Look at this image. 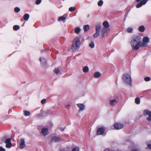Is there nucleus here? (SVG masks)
Listing matches in <instances>:
<instances>
[{"instance_id":"nucleus-47","label":"nucleus","mask_w":151,"mask_h":151,"mask_svg":"<svg viewBox=\"0 0 151 151\" xmlns=\"http://www.w3.org/2000/svg\"><path fill=\"white\" fill-rule=\"evenodd\" d=\"M14 9H20L18 7H15Z\"/></svg>"},{"instance_id":"nucleus-4","label":"nucleus","mask_w":151,"mask_h":151,"mask_svg":"<svg viewBox=\"0 0 151 151\" xmlns=\"http://www.w3.org/2000/svg\"><path fill=\"white\" fill-rule=\"evenodd\" d=\"M101 28V25L100 24H98L96 26V32L93 35V37L96 38L99 35L100 30Z\"/></svg>"},{"instance_id":"nucleus-6","label":"nucleus","mask_w":151,"mask_h":151,"mask_svg":"<svg viewBox=\"0 0 151 151\" xmlns=\"http://www.w3.org/2000/svg\"><path fill=\"white\" fill-rule=\"evenodd\" d=\"M136 1L138 3L136 5V7L138 8L141 7L142 5L145 4L147 2V0H136Z\"/></svg>"},{"instance_id":"nucleus-12","label":"nucleus","mask_w":151,"mask_h":151,"mask_svg":"<svg viewBox=\"0 0 151 151\" xmlns=\"http://www.w3.org/2000/svg\"><path fill=\"white\" fill-rule=\"evenodd\" d=\"M114 127L116 130H119L122 129L124 127L123 124L118 123H116L114 124Z\"/></svg>"},{"instance_id":"nucleus-33","label":"nucleus","mask_w":151,"mask_h":151,"mask_svg":"<svg viewBox=\"0 0 151 151\" xmlns=\"http://www.w3.org/2000/svg\"><path fill=\"white\" fill-rule=\"evenodd\" d=\"M103 4V1L102 0H100L98 2V5L99 6H101Z\"/></svg>"},{"instance_id":"nucleus-9","label":"nucleus","mask_w":151,"mask_h":151,"mask_svg":"<svg viewBox=\"0 0 151 151\" xmlns=\"http://www.w3.org/2000/svg\"><path fill=\"white\" fill-rule=\"evenodd\" d=\"M109 30V29H107L105 28H102L101 31V34L103 38H105V37L107 36L108 32Z\"/></svg>"},{"instance_id":"nucleus-38","label":"nucleus","mask_w":151,"mask_h":151,"mask_svg":"<svg viewBox=\"0 0 151 151\" xmlns=\"http://www.w3.org/2000/svg\"><path fill=\"white\" fill-rule=\"evenodd\" d=\"M42 0H37L35 2L36 4L38 5L40 4Z\"/></svg>"},{"instance_id":"nucleus-16","label":"nucleus","mask_w":151,"mask_h":151,"mask_svg":"<svg viewBox=\"0 0 151 151\" xmlns=\"http://www.w3.org/2000/svg\"><path fill=\"white\" fill-rule=\"evenodd\" d=\"M67 15L65 14L62 16L59 17L58 20L59 21H62L64 22H65V21L66 19Z\"/></svg>"},{"instance_id":"nucleus-19","label":"nucleus","mask_w":151,"mask_h":151,"mask_svg":"<svg viewBox=\"0 0 151 151\" xmlns=\"http://www.w3.org/2000/svg\"><path fill=\"white\" fill-rule=\"evenodd\" d=\"M101 76V74L99 72H96L93 74V77L96 78H99Z\"/></svg>"},{"instance_id":"nucleus-24","label":"nucleus","mask_w":151,"mask_h":151,"mask_svg":"<svg viewBox=\"0 0 151 151\" xmlns=\"http://www.w3.org/2000/svg\"><path fill=\"white\" fill-rule=\"evenodd\" d=\"M29 17V14H25L24 16H23V18L24 20L25 21H27Z\"/></svg>"},{"instance_id":"nucleus-13","label":"nucleus","mask_w":151,"mask_h":151,"mask_svg":"<svg viewBox=\"0 0 151 151\" xmlns=\"http://www.w3.org/2000/svg\"><path fill=\"white\" fill-rule=\"evenodd\" d=\"M61 140V138L59 137L56 136H52L51 138L52 142H58Z\"/></svg>"},{"instance_id":"nucleus-17","label":"nucleus","mask_w":151,"mask_h":151,"mask_svg":"<svg viewBox=\"0 0 151 151\" xmlns=\"http://www.w3.org/2000/svg\"><path fill=\"white\" fill-rule=\"evenodd\" d=\"M81 31V28L79 27H76L74 30H72V31H74V32L76 34H79Z\"/></svg>"},{"instance_id":"nucleus-48","label":"nucleus","mask_w":151,"mask_h":151,"mask_svg":"<svg viewBox=\"0 0 151 151\" xmlns=\"http://www.w3.org/2000/svg\"><path fill=\"white\" fill-rule=\"evenodd\" d=\"M132 151H139L137 149H134L132 150Z\"/></svg>"},{"instance_id":"nucleus-5","label":"nucleus","mask_w":151,"mask_h":151,"mask_svg":"<svg viewBox=\"0 0 151 151\" xmlns=\"http://www.w3.org/2000/svg\"><path fill=\"white\" fill-rule=\"evenodd\" d=\"M143 114L146 116L147 120L151 122V112L147 110H144Z\"/></svg>"},{"instance_id":"nucleus-35","label":"nucleus","mask_w":151,"mask_h":151,"mask_svg":"<svg viewBox=\"0 0 151 151\" xmlns=\"http://www.w3.org/2000/svg\"><path fill=\"white\" fill-rule=\"evenodd\" d=\"M12 147V143H10L9 144H6V147L7 148H10Z\"/></svg>"},{"instance_id":"nucleus-36","label":"nucleus","mask_w":151,"mask_h":151,"mask_svg":"<svg viewBox=\"0 0 151 151\" xmlns=\"http://www.w3.org/2000/svg\"><path fill=\"white\" fill-rule=\"evenodd\" d=\"M19 27L18 25H14L13 27V29L15 30H17L19 29Z\"/></svg>"},{"instance_id":"nucleus-22","label":"nucleus","mask_w":151,"mask_h":151,"mask_svg":"<svg viewBox=\"0 0 151 151\" xmlns=\"http://www.w3.org/2000/svg\"><path fill=\"white\" fill-rule=\"evenodd\" d=\"M90 26L88 25H86L83 27V30L85 32L87 31L89 29Z\"/></svg>"},{"instance_id":"nucleus-46","label":"nucleus","mask_w":151,"mask_h":151,"mask_svg":"<svg viewBox=\"0 0 151 151\" xmlns=\"http://www.w3.org/2000/svg\"><path fill=\"white\" fill-rule=\"evenodd\" d=\"M148 147L150 149H151V144H148L147 145Z\"/></svg>"},{"instance_id":"nucleus-2","label":"nucleus","mask_w":151,"mask_h":151,"mask_svg":"<svg viewBox=\"0 0 151 151\" xmlns=\"http://www.w3.org/2000/svg\"><path fill=\"white\" fill-rule=\"evenodd\" d=\"M80 45V39L78 37H77L73 40L72 47V50L73 51H75L76 49L79 47Z\"/></svg>"},{"instance_id":"nucleus-1","label":"nucleus","mask_w":151,"mask_h":151,"mask_svg":"<svg viewBox=\"0 0 151 151\" xmlns=\"http://www.w3.org/2000/svg\"><path fill=\"white\" fill-rule=\"evenodd\" d=\"M122 78L125 83L129 86H132V79L130 75L127 74H124L122 75Z\"/></svg>"},{"instance_id":"nucleus-29","label":"nucleus","mask_w":151,"mask_h":151,"mask_svg":"<svg viewBox=\"0 0 151 151\" xmlns=\"http://www.w3.org/2000/svg\"><path fill=\"white\" fill-rule=\"evenodd\" d=\"M135 102L137 104H139L140 102V100L139 98L137 97L135 98Z\"/></svg>"},{"instance_id":"nucleus-39","label":"nucleus","mask_w":151,"mask_h":151,"mask_svg":"<svg viewBox=\"0 0 151 151\" xmlns=\"http://www.w3.org/2000/svg\"><path fill=\"white\" fill-rule=\"evenodd\" d=\"M78 8H76L75 6H71L68 9H78Z\"/></svg>"},{"instance_id":"nucleus-21","label":"nucleus","mask_w":151,"mask_h":151,"mask_svg":"<svg viewBox=\"0 0 151 151\" xmlns=\"http://www.w3.org/2000/svg\"><path fill=\"white\" fill-rule=\"evenodd\" d=\"M40 61L42 63V64L43 65L45 66V63L46 62V59L44 58H40Z\"/></svg>"},{"instance_id":"nucleus-42","label":"nucleus","mask_w":151,"mask_h":151,"mask_svg":"<svg viewBox=\"0 0 151 151\" xmlns=\"http://www.w3.org/2000/svg\"><path fill=\"white\" fill-rule=\"evenodd\" d=\"M0 151H5V149L1 146H0Z\"/></svg>"},{"instance_id":"nucleus-32","label":"nucleus","mask_w":151,"mask_h":151,"mask_svg":"<svg viewBox=\"0 0 151 151\" xmlns=\"http://www.w3.org/2000/svg\"><path fill=\"white\" fill-rule=\"evenodd\" d=\"M72 151H79V148L78 147H76L73 148Z\"/></svg>"},{"instance_id":"nucleus-50","label":"nucleus","mask_w":151,"mask_h":151,"mask_svg":"<svg viewBox=\"0 0 151 151\" xmlns=\"http://www.w3.org/2000/svg\"><path fill=\"white\" fill-rule=\"evenodd\" d=\"M71 12H73V11H74V10H69Z\"/></svg>"},{"instance_id":"nucleus-43","label":"nucleus","mask_w":151,"mask_h":151,"mask_svg":"<svg viewBox=\"0 0 151 151\" xmlns=\"http://www.w3.org/2000/svg\"><path fill=\"white\" fill-rule=\"evenodd\" d=\"M131 6H129V8H127V9H131L134 6L132 3L131 4Z\"/></svg>"},{"instance_id":"nucleus-3","label":"nucleus","mask_w":151,"mask_h":151,"mask_svg":"<svg viewBox=\"0 0 151 151\" xmlns=\"http://www.w3.org/2000/svg\"><path fill=\"white\" fill-rule=\"evenodd\" d=\"M141 42L139 43L132 40H131L130 42V44L132 49L135 50H137L141 47Z\"/></svg>"},{"instance_id":"nucleus-37","label":"nucleus","mask_w":151,"mask_h":151,"mask_svg":"<svg viewBox=\"0 0 151 151\" xmlns=\"http://www.w3.org/2000/svg\"><path fill=\"white\" fill-rule=\"evenodd\" d=\"M150 78L149 77H147L145 78L144 80L146 81H148L150 80Z\"/></svg>"},{"instance_id":"nucleus-18","label":"nucleus","mask_w":151,"mask_h":151,"mask_svg":"<svg viewBox=\"0 0 151 151\" xmlns=\"http://www.w3.org/2000/svg\"><path fill=\"white\" fill-rule=\"evenodd\" d=\"M103 26L104 27L103 28H105L109 29V25L108 22L107 21L104 22L103 23Z\"/></svg>"},{"instance_id":"nucleus-28","label":"nucleus","mask_w":151,"mask_h":151,"mask_svg":"<svg viewBox=\"0 0 151 151\" xmlns=\"http://www.w3.org/2000/svg\"><path fill=\"white\" fill-rule=\"evenodd\" d=\"M23 112L25 116H29L30 114V112L28 111H24Z\"/></svg>"},{"instance_id":"nucleus-26","label":"nucleus","mask_w":151,"mask_h":151,"mask_svg":"<svg viewBox=\"0 0 151 151\" xmlns=\"http://www.w3.org/2000/svg\"><path fill=\"white\" fill-rule=\"evenodd\" d=\"M54 71L55 73L57 74H60L61 73V72L59 69L58 68H55Z\"/></svg>"},{"instance_id":"nucleus-23","label":"nucleus","mask_w":151,"mask_h":151,"mask_svg":"<svg viewBox=\"0 0 151 151\" xmlns=\"http://www.w3.org/2000/svg\"><path fill=\"white\" fill-rule=\"evenodd\" d=\"M139 30L141 32H143L145 30V29L144 26L142 25L139 27Z\"/></svg>"},{"instance_id":"nucleus-45","label":"nucleus","mask_w":151,"mask_h":151,"mask_svg":"<svg viewBox=\"0 0 151 151\" xmlns=\"http://www.w3.org/2000/svg\"><path fill=\"white\" fill-rule=\"evenodd\" d=\"M70 107V104H68L66 106V107L68 109H69Z\"/></svg>"},{"instance_id":"nucleus-40","label":"nucleus","mask_w":151,"mask_h":151,"mask_svg":"<svg viewBox=\"0 0 151 151\" xmlns=\"http://www.w3.org/2000/svg\"><path fill=\"white\" fill-rule=\"evenodd\" d=\"M46 99H43L41 101V103L42 104H44L45 103Z\"/></svg>"},{"instance_id":"nucleus-7","label":"nucleus","mask_w":151,"mask_h":151,"mask_svg":"<svg viewBox=\"0 0 151 151\" xmlns=\"http://www.w3.org/2000/svg\"><path fill=\"white\" fill-rule=\"evenodd\" d=\"M143 42H141V47H146L149 41V39L147 37H144L142 40Z\"/></svg>"},{"instance_id":"nucleus-44","label":"nucleus","mask_w":151,"mask_h":151,"mask_svg":"<svg viewBox=\"0 0 151 151\" xmlns=\"http://www.w3.org/2000/svg\"><path fill=\"white\" fill-rule=\"evenodd\" d=\"M44 115L45 116H47L48 115V111H46L44 112Z\"/></svg>"},{"instance_id":"nucleus-41","label":"nucleus","mask_w":151,"mask_h":151,"mask_svg":"<svg viewBox=\"0 0 151 151\" xmlns=\"http://www.w3.org/2000/svg\"><path fill=\"white\" fill-rule=\"evenodd\" d=\"M6 137H4L1 139V140L2 142H5L6 140Z\"/></svg>"},{"instance_id":"nucleus-30","label":"nucleus","mask_w":151,"mask_h":151,"mask_svg":"<svg viewBox=\"0 0 151 151\" xmlns=\"http://www.w3.org/2000/svg\"><path fill=\"white\" fill-rule=\"evenodd\" d=\"M133 30V29L132 27H129L127 29V32L128 33H132Z\"/></svg>"},{"instance_id":"nucleus-8","label":"nucleus","mask_w":151,"mask_h":151,"mask_svg":"<svg viewBox=\"0 0 151 151\" xmlns=\"http://www.w3.org/2000/svg\"><path fill=\"white\" fill-rule=\"evenodd\" d=\"M132 40L140 43L141 42V37L139 35H135L133 36Z\"/></svg>"},{"instance_id":"nucleus-11","label":"nucleus","mask_w":151,"mask_h":151,"mask_svg":"<svg viewBox=\"0 0 151 151\" xmlns=\"http://www.w3.org/2000/svg\"><path fill=\"white\" fill-rule=\"evenodd\" d=\"M105 128L104 127H99L98 129L97 134L98 135H102L104 133Z\"/></svg>"},{"instance_id":"nucleus-49","label":"nucleus","mask_w":151,"mask_h":151,"mask_svg":"<svg viewBox=\"0 0 151 151\" xmlns=\"http://www.w3.org/2000/svg\"><path fill=\"white\" fill-rule=\"evenodd\" d=\"M20 10H15V11L16 13H18L19 12Z\"/></svg>"},{"instance_id":"nucleus-15","label":"nucleus","mask_w":151,"mask_h":151,"mask_svg":"<svg viewBox=\"0 0 151 151\" xmlns=\"http://www.w3.org/2000/svg\"><path fill=\"white\" fill-rule=\"evenodd\" d=\"M77 105L79 108V110H78L79 112L83 111L85 109V105L83 104H78Z\"/></svg>"},{"instance_id":"nucleus-31","label":"nucleus","mask_w":151,"mask_h":151,"mask_svg":"<svg viewBox=\"0 0 151 151\" xmlns=\"http://www.w3.org/2000/svg\"><path fill=\"white\" fill-rule=\"evenodd\" d=\"M60 151H71L70 148L68 147L61 149Z\"/></svg>"},{"instance_id":"nucleus-27","label":"nucleus","mask_w":151,"mask_h":151,"mask_svg":"<svg viewBox=\"0 0 151 151\" xmlns=\"http://www.w3.org/2000/svg\"><path fill=\"white\" fill-rule=\"evenodd\" d=\"M89 47L91 48H93L94 47L95 45L93 41H91L89 45Z\"/></svg>"},{"instance_id":"nucleus-34","label":"nucleus","mask_w":151,"mask_h":151,"mask_svg":"<svg viewBox=\"0 0 151 151\" xmlns=\"http://www.w3.org/2000/svg\"><path fill=\"white\" fill-rule=\"evenodd\" d=\"M11 138H8L7 139H6L5 141V143L6 144H9V143H11Z\"/></svg>"},{"instance_id":"nucleus-25","label":"nucleus","mask_w":151,"mask_h":151,"mask_svg":"<svg viewBox=\"0 0 151 151\" xmlns=\"http://www.w3.org/2000/svg\"><path fill=\"white\" fill-rule=\"evenodd\" d=\"M83 71L85 73H87L89 71V68L87 66H85L83 69Z\"/></svg>"},{"instance_id":"nucleus-10","label":"nucleus","mask_w":151,"mask_h":151,"mask_svg":"<svg viewBox=\"0 0 151 151\" xmlns=\"http://www.w3.org/2000/svg\"><path fill=\"white\" fill-rule=\"evenodd\" d=\"M26 147L25 140L24 139L22 138L19 142V148L21 149L24 148Z\"/></svg>"},{"instance_id":"nucleus-20","label":"nucleus","mask_w":151,"mask_h":151,"mask_svg":"<svg viewBox=\"0 0 151 151\" xmlns=\"http://www.w3.org/2000/svg\"><path fill=\"white\" fill-rule=\"evenodd\" d=\"M117 102V100L115 99L111 100L109 101V104L111 105H114L116 104Z\"/></svg>"},{"instance_id":"nucleus-14","label":"nucleus","mask_w":151,"mask_h":151,"mask_svg":"<svg viewBox=\"0 0 151 151\" xmlns=\"http://www.w3.org/2000/svg\"><path fill=\"white\" fill-rule=\"evenodd\" d=\"M41 133L44 136L47 135L48 134V129L47 128H43L42 129Z\"/></svg>"}]
</instances>
